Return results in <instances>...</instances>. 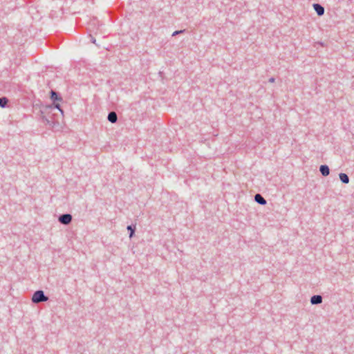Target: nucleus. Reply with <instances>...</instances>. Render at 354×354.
I'll return each instance as SVG.
<instances>
[{
	"mask_svg": "<svg viewBox=\"0 0 354 354\" xmlns=\"http://www.w3.org/2000/svg\"><path fill=\"white\" fill-rule=\"evenodd\" d=\"M313 8L319 16H322L324 13V8L323 6L318 3H315Z\"/></svg>",
	"mask_w": 354,
	"mask_h": 354,
	"instance_id": "obj_3",
	"label": "nucleus"
},
{
	"mask_svg": "<svg viewBox=\"0 0 354 354\" xmlns=\"http://www.w3.org/2000/svg\"><path fill=\"white\" fill-rule=\"evenodd\" d=\"M48 297H46L42 290L36 291L32 297V301L35 304H38L42 301H48Z\"/></svg>",
	"mask_w": 354,
	"mask_h": 354,
	"instance_id": "obj_1",
	"label": "nucleus"
},
{
	"mask_svg": "<svg viewBox=\"0 0 354 354\" xmlns=\"http://www.w3.org/2000/svg\"><path fill=\"white\" fill-rule=\"evenodd\" d=\"M55 108L59 109L62 113H63V111L60 108L59 104H54Z\"/></svg>",
	"mask_w": 354,
	"mask_h": 354,
	"instance_id": "obj_13",
	"label": "nucleus"
},
{
	"mask_svg": "<svg viewBox=\"0 0 354 354\" xmlns=\"http://www.w3.org/2000/svg\"><path fill=\"white\" fill-rule=\"evenodd\" d=\"M339 179L341 180V181L342 183H346V184L349 183V178L347 176V174H346L344 173H341V174H339Z\"/></svg>",
	"mask_w": 354,
	"mask_h": 354,
	"instance_id": "obj_8",
	"label": "nucleus"
},
{
	"mask_svg": "<svg viewBox=\"0 0 354 354\" xmlns=\"http://www.w3.org/2000/svg\"><path fill=\"white\" fill-rule=\"evenodd\" d=\"M118 116L115 112L111 111L108 115V120L111 123H115L117 122Z\"/></svg>",
	"mask_w": 354,
	"mask_h": 354,
	"instance_id": "obj_6",
	"label": "nucleus"
},
{
	"mask_svg": "<svg viewBox=\"0 0 354 354\" xmlns=\"http://www.w3.org/2000/svg\"><path fill=\"white\" fill-rule=\"evenodd\" d=\"M59 221L64 225H68L72 221V216L69 214H64L59 217Z\"/></svg>",
	"mask_w": 354,
	"mask_h": 354,
	"instance_id": "obj_2",
	"label": "nucleus"
},
{
	"mask_svg": "<svg viewBox=\"0 0 354 354\" xmlns=\"http://www.w3.org/2000/svg\"><path fill=\"white\" fill-rule=\"evenodd\" d=\"M184 32H185V30H176L173 32L172 36H176L179 34L183 33Z\"/></svg>",
	"mask_w": 354,
	"mask_h": 354,
	"instance_id": "obj_12",
	"label": "nucleus"
},
{
	"mask_svg": "<svg viewBox=\"0 0 354 354\" xmlns=\"http://www.w3.org/2000/svg\"><path fill=\"white\" fill-rule=\"evenodd\" d=\"M8 100L6 97H1L0 98V106L5 107L7 104Z\"/></svg>",
	"mask_w": 354,
	"mask_h": 354,
	"instance_id": "obj_9",
	"label": "nucleus"
},
{
	"mask_svg": "<svg viewBox=\"0 0 354 354\" xmlns=\"http://www.w3.org/2000/svg\"><path fill=\"white\" fill-rule=\"evenodd\" d=\"M268 81L270 83H273V82H274L275 79H274V77H270Z\"/></svg>",
	"mask_w": 354,
	"mask_h": 354,
	"instance_id": "obj_14",
	"label": "nucleus"
},
{
	"mask_svg": "<svg viewBox=\"0 0 354 354\" xmlns=\"http://www.w3.org/2000/svg\"><path fill=\"white\" fill-rule=\"evenodd\" d=\"M51 99L54 101L62 100L61 97H58L57 93L53 91H51Z\"/></svg>",
	"mask_w": 354,
	"mask_h": 354,
	"instance_id": "obj_10",
	"label": "nucleus"
},
{
	"mask_svg": "<svg viewBox=\"0 0 354 354\" xmlns=\"http://www.w3.org/2000/svg\"><path fill=\"white\" fill-rule=\"evenodd\" d=\"M135 229L136 227H132L131 225H129L127 227V230L130 231V234H129V237L131 238L134 234V232H135Z\"/></svg>",
	"mask_w": 354,
	"mask_h": 354,
	"instance_id": "obj_11",
	"label": "nucleus"
},
{
	"mask_svg": "<svg viewBox=\"0 0 354 354\" xmlns=\"http://www.w3.org/2000/svg\"><path fill=\"white\" fill-rule=\"evenodd\" d=\"M312 304H319L322 302V297L321 295H314L310 299Z\"/></svg>",
	"mask_w": 354,
	"mask_h": 354,
	"instance_id": "obj_4",
	"label": "nucleus"
},
{
	"mask_svg": "<svg viewBox=\"0 0 354 354\" xmlns=\"http://www.w3.org/2000/svg\"><path fill=\"white\" fill-rule=\"evenodd\" d=\"M255 201L261 205H266V200L259 194H257L254 196Z\"/></svg>",
	"mask_w": 354,
	"mask_h": 354,
	"instance_id": "obj_7",
	"label": "nucleus"
},
{
	"mask_svg": "<svg viewBox=\"0 0 354 354\" xmlns=\"http://www.w3.org/2000/svg\"><path fill=\"white\" fill-rule=\"evenodd\" d=\"M319 171L321 172V174L324 176H327L329 175V173H330V169H329V167L327 166V165H321L320 167H319Z\"/></svg>",
	"mask_w": 354,
	"mask_h": 354,
	"instance_id": "obj_5",
	"label": "nucleus"
}]
</instances>
